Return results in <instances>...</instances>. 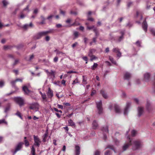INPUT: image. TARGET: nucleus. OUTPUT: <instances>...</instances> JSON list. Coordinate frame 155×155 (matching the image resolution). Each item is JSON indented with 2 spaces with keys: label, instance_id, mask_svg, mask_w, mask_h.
I'll return each instance as SVG.
<instances>
[{
  "label": "nucleus",
  "instance_id": "nucleus-1",
  "mask_svg": "<svg viewBox=\"0 0 155 155\" xmlns=\"http://www.w3.org/2000/svg\"><path fill=\"white\" fill-rule=\"evenodd\" d=\"M127 138L128 141L126 142L123 146L122 149L124 151L126 150L132 144V139L129 136L127 137Z\"/></svg>",
  "mask_w": 155,
  "mask_h": 155
},
{
  "label": "nucleus",
  "instance_id": "nucleus-2",
  "mask_svg": "<svg viewBox=\"0 0 155 155\" xmlns=\"http://www.w3.org/2000/svg\"><path fill=\"white\" fill-rule=\"evenodd\" d=\"M53 31L52 30L46 31H43L38 33L35 36V38L39 39L42 36L46 35L50 33Z\"/></svg>",
  "mask_w": 155,
  "mask_h": 155
},
{
  "label": "nucleus",
  "instance_id": "nucleus-3",
  "mask_svg": "<svg viewBox=\"0 0 155 155\" xmlns=\"http://www.w3.org/2000/svg\"><path fill=\"white\" fill-rule=\"evenodd\" d=\"M132 149L134 150H135L139 148L141 146V143L139 141L135 140L132 143Z\"/></svg>",
  "mask_w": 155,
  "mask_h": 155
},
{
  "label": "nucleus",
  "instance_id": "nucleus-4",
  "mask_svg": "<svg viewBox=\"0 0 155 155\" xmlns=\"http://www.w3.org/2000/svg\"><path fill=\"white\" fill-rule=\"evenodd\" d=\"M14 100L19 105L20 107L22 106L24 104V100L22 97H15L14 98Z\"/></svg>",
  "mask_w": 155,
  "mask_h": 155
},
{
  "label": "nucleus",
  "instance_id": "nucleus-5",
  "mask_svg": "<svg viewBox=\"0 0 155 155\" xmlns=\"http://www.w3.org/2000/svg\"><path fill=\"white\" fill-rule=\"evenodd\" d=\"M34 143L33 145L36 146L38 147H39L41 143V141L38 136L34 135Z\"/></svg>",
  "mask_w": 155,
  "mask_h": 155
},
{
  "label": "nucleus",
  "instance_id": "nucleus-6",
  "mask_svg": "<svg viewBox=\"0 0 155 155\" xmlns=\"http://www.w3.org/2000/svg\"><path fill=\"white\" fill-rule=\"evenodd\" d=\"M97 109L98 110V113L100 114L102 113L103 108L102 107V103L101 101L100 100L98 102H96Z\"/></svg>",
  "mask_w": 155,
  "mask_h": 155
},
{
  "label": "nucleus",
  "instance_id": "nucleus-7",
  "mask_svg": "<svg viewBox=\"0 0 155 155\" xmlns=\"http://www.w3.org/2000/svg\"><path fill=\"white\" fill-rule=\"evenodd\" d=\"M23 144V143L20 142L16 145L14 151H12L14 154H15L21 148Z\"/></svg>",
  "mask_w": 155,
  "mask_h": 155
},
{
  "label": "nucleus",
  "instance_id": "nucleus-8",
  "mask_svg": "<svg viewBox=\"0 0 155 155\" xmlns=\"http://www.w3.org/2000/svg\"><path fill=\"white\" fill-rule=\"evenodd\" d=\"M38 106L39 104L38 103H34L29 107V108L31 109L37 111L38 109Z\"/></svg>",
  "mask_w": 155,
  "mask_h": 155
},
{
  "label": "nucleus",
  "instance_id": "nucleus-9",
  "mask_svg": "<svg viewBox=\"0 0 155 155\" xmlns=\"http://www.w3.org/2000/svg\"><path fill=\"white\" fill-rule=\"evenodd\" d=\"M131 74L128 72H126L124 74V80H129L131 78Z\"/></svg>",
  "mask_w": 155,
  "mask_h": 155
},
{
  "label": "nucleus",
  "instance_id": "nucleus-10",
  "mask_svg": "<svg viewBox=\"0 0 155 155\" xmlns=\"http://www.w3.org/2000/svg\"><path fill=\"white\" fill-rule=\"evenodd\" d=\"M138 116L139 117H140L143 113V108L141 107H139L137 109Z\"/></svg>",
  "mask_w": 155,
  "mask_h": 155
},
{
  "label": "nucleus",
  "instance_id": "nucleus-11",
  "mask_svg": "<svg viewBox=\"0 0 155 155\" xmlns=\"http://www.w3.org/2000/svg\"><path fill=\"white\" fill-rule=\"evenodd\" d=\"M131 105V103L130 102H128L127 103L126 107L125 108L124 111V114L126 115L128 112V110Z\"/></svg>",
  "mask_w": 155,
  "mask_h": 155
},
{
  "label": "nucleus",
  "instance_id": "nucleus-12",
  "mask_svg": "<svg viewBox=\"0 0 155 155\" xmlns=\"http://www.w3.org/2000/svg\"><path fill=\"white\" fill-rule=\"evenodd\" d=\"M47 94L48 98H51L53 96V91L50 88H48Z\"/></svg>",
  "mask_w": 155,
  "mask_h": 155
},
{
  "label": "nucleus",
  "instance_id": "nucleus-13",
  "mask_svg": "<svg viewBox=\"0 0 155 155\" xmlns=\"http://www.w3.org/2000/svg\"><path fill=\"white\" fill-rule=\"evenodd\" d=\"M142 27L144 31L146 32L147 31L148 25L146 20H144L143 23Z\"/></svg>",
  "mask_w": 155,
  "mask_h": 155
},
{
  "label": "nucleus",
  "instance_id": "nucleus-14",
  "mask_svg": "<svg viewBox=\"0 0 155 155\" xmlns=\"http://www.w3.org/2000/svg\"><path fill=\"white\" fill-rule=\"evenodd\" d=\"M22 89L25 94H28L31 92V91L29 90L26 86H24L22 87Z\"/></svg>",
  "mask_w": 155,
  "mask_h": 155
},
{
  "label": "nucleus",
  "instance_id": "nucleus-15",
  "mask_svg": "<svg viewBox=\"0 0 155 155\" xmlns=\"http://www.w3.org/2000/svg\"><path fill=\"white\" fill-rule=\"evenodd\" d=\"M146 109H147V111L149 112H150L152 110V109L151 107V106L149 102H147V104L146 105Z\"/></svg>",
  "mask_w": 155,
  "mask_h": 155
},
{
  "label": "nucleus",
  "instance_id": "nucleus-16",
  "mask_svg": "<svg viewBox=\"0 0 155 155\" xmlns=\"http://www.w3.org/2000/svg\"><path fill=\"white\" fill-rule=\"evenodd\" d=\"M100 94L102 95L103 97L105 99L108 98V97L105 91L103 90H101L100 91Z\"/></svg>",
  "mask_w": 155,
  "mask_h": 155
},
{
  "label": "nucleus",
  "instance_id": "nucleus-17",
  "mask_svg": "<svg viewBox=\"0 0 155 155\" xmlns=\"http://www.w3.org/2000/svg\"><path fill=\"white\" fill-rule=\"evenodd\" d=\"M144 79L145 81H148L150 77V74L149 73H146L144 74Z\"/></svg>",
  "mask_w": 155,
  "mask_h": 155
},
{
  "label": "nucleus",
  "instance_id": "nucleus-18",
  "mask_svg": "<svg viewBox=\"0 0 155 155\" xmlns=\"http://www.w3.org/2000/svg\"><path fill=\"white\" fill-rule=\"evenodd\" d=\"M114 109L116 113H120V109L118 106L115 105L114 106Z\"/></svg>",
  "mask_w": 155,
  "mask_h": 155
},
{
  "label": "nucleus",
  "instance_id": "nucleus-19",
  "mask_svg": "<svg viewBox=\"0 0 155 155\" xmlns=\"http://www.w3.org/2000/svg\"><path fill=\"white\" fill-rule=\"evenodd\" d=\"M48 136V130H47L44 135L43 137V141L45 142L46 141V139Z\"/></svg>",
  "mask_w": 155,
  "mask_h": 155
},
{
  "label": "nucleus",
  "instance_id": "nucleus-20",
  "mask_svg": "<svg viewBox=\"0 0 155 155\" xmlns=\"http://www.w3.org/2000/svg\"><path fill=\"white\" fill-rule=\"evenodd\" d=\"M48 75L51 77H53V78H55V72L53 71L52 70H51Z\"/></svg>",
  "mask_w": 155,
  "mask_h": 155
},
{
  "label": "nucleus",
  "instance_id": "nucleus-21",
  "mask_svg": "<svg viewBox=\"0 0 155 155\" xmlns=\"http://www.w3.org/2000/svg\"><path fill=\"white\" fill-rule=\"evenodd\" d=\"M41 97L43 101L46 102L47 101L46 95L45 93L41 94Z\"/></svg>",
  "mask_w": 155,
  "mask_h": 155
},
{
  "label": "nucleus",
  "instance_id": "nucleus-22",
  "mask_svg": "<svg viewBox=\"0 0 155 155\" xmlns=\"http://www.w3.org/2000/svg\"><path fill=\"white\" fill-rule=\"evenodd\" d=\"M98 124L95 120H94L92 123V127L94 129H96L98 126Z\"/></svg>",
  "mask_w": 155,
  "mask_h": 155
},
{
  "label": "nucleus",
  "instance_id": "nucleus-23",
  "mask_svg": "<svg viewBox=\"0 0 155 155\" xmlns=\"http://www.w3.org/2000/svg\"><path fill=\"white\" fill-rule=\"evenodd\" d=\"M94 32L95 33V35L97 38L100 35L99 33L97 28H94L93 30Z\"/></svg>",
  "mask_w": 155,
  "mask_h": 155
},
{
  "label": "nucleus",
  "instance_id": "nucleus-24",
  "mask_svg": "<svg viewBox=\"0 0 155 155\" xmlns=\"http://www.w3.org/2000/svg\"><path fill=\"white\" fill-rule=\"evenodd\" d=\"M31 154H32V155H35V149L34 147V145H33L31 147Z\"/></svg>",
  "mask_w": 155,
  "mask_h": 155
},
{
  "label": "nucleus",
  "instance_id": "nucleus-25",
  "mask_svg": "<svg viewBox=\"0 0 155 155\" xmlns=\"http://www.w3.org/2000/svg\"><path fill=\"white\" fill-rule=\"evenodd\" d=\"M102 130L104 132H105L107 133H108V128L107 126H105L104 127H103Z\"/></svg>",
  "mask_w": 155,
  "mask_h": 155
},
{
  "label": "nucleus",
  "instance_id": "nucleus-26",
  "mask_svg": "<svg viewBox=\"0 0 155 155\" xmlns=\"http://www.w3.org/2000/svg\"><path fill=\"white\" fill-rule=\"evenodd\" d=\"M29 5H28L25 8L23 9L22 12H26L27 13H28L30 11V10L29 9Z\"/></svg>",
  "mask_w": 155,
  "mask_h": 155
},
{
  "label": "nucleus",
  "instance_id": "nucleus-27",
  "mask_svg": "<svg viewBox=\"0 0 155 155\" xmlns=\"http://www.w3.org/2000/svg\"><path fill=\"white\" fill-rule=\"evenodd\" d=\"M88 55L91 58L90 60L91 61H93L94 60L96 59L97 58V57L94 55L90 56V54H88Z\"/></svg>",
  "mask_w": 155,
  "mask_h": 155
},
{
  "label": "nucleus",
  "instance_id": "nucleus-28",
  "mask_svg": "<svg viewBox=\"0 0 155 155\" xmlns=\"http://www.w3.org/2000/svg\"><path fill=\"white\" fill-rule=\"evenodd\" d=\"M54 17V15L52 14H51L48 17L47 19L49 21H51L52 18Z\"/></svg>",
  "mask_w": 155,
  "mask_h": 155
},
{
  "label": "nucleus",
  "instance_id": "nucleus-29",
  "mask_svg": "<svg viewBox=\"0 0 155 155\" xmlns=\"http://www.w3.org/2000/svg\"><path fill=\"white\" fill-rule=\"evenodd\" d=\"M34 55L33 54H32L31 55H30V58H25V59L27 61H30L34 58Z\"/></svg>",
  "mask_w": 155,
  "mask_h": 155
},
{
  "label": "nucleus",
  "instance_id": "nucleus-30",
  "mask_svg": "<svg viewBox=\"0 0 155 155\" xmlns=\"http://www.w3.org/2000/svg\"><path fill=\"white\" fill-rule=\"evenodd\" d=\"M109 58L111 62L112 63H113L114 64H116V61L114 60V59H113V58H112V57H111L110 56H109Z\"/></svg>",
  "mask_w": 155,
  "mask_h": 155
},
{
  "label": "nucleus",
  "instance_id": "nucleus-31",
  "mask_svg": "<svg viewBox=\"0 0 155 155\" xmlns=\"http://www.w3.org/2000/svg\"><path fill=\"white\" fill-rule=\"evenodd\" d=\"M98 66V64L96 63H94V65L92 66L91 68L92 70H94Z\"/></svg>",
  "mask_w": 155,
  "mask_h": 155
},
{
  "label": "nucleus",
  "instance_id": "nucleus-32",
  "mask_svg": "<svg viewBox=\"0 0 155 155\" xmlns=\"http://www.w3.org/2000/svg\"><path fill=\"white\" fill-rule=\"evenodd\" d=\"M107 148H110V149L112 150H113L115 152L114 147L113 145H108L107 147Z\"/></svg>",
  "mask_w": 155,
  "mask_h": 155
},
{
  "label": "nucleus",
  "instance_id": "nucleus-33",
  "mask_svg": "<svg viewBox=\"0 0 155 155\" xmlns=\"http://www.w3.org/2000/svg\"><path fill=\"white\" fill-rule=\"evenodd\" d=\"M68 123L70 125L74 126V124L71 120H69L68 121Z\"/></svg>",
  "mask_w": 155,
  "mask_h": 155
},
{
  "label": "nucleus",
  "instance_id": "nucleus-34",
  "mask_svg": "<svg viewBox=\"0 0 155 155\" xmlns=\"http://www.w3.org/2000/svg\"><path fill=\"white\" fill-rule=\"evenodd\" d=\"M136 133L137 132L136 130H132L131 132L132 136L133 137L135 135Z\"/></svg>",
  "mask_w": 155,
  "mask_h": 155
},
{
  "label": "nucleus",
  "instance_id": "nucleus-35",
  "mask_svg": "<svg viewBox=\"0 0 155 155\" xmlns=\"http://www.w3.org/2000/svg\"><path fill=\"white\" fill-rule=\"evenodd\" d=\"M4 123L6 124H7V123L5 119H3L1 120H0V124Z\"/></svg>",
  "mask_w": 155,
  "mask_h": 155
},
{
  "label": "nucleus",
  "instance_id": "nucleus-36",
  "mask_svg": "<svg viewBox=\"0 0 155 155\" xmlns=\"http://www.w3.org/2000/svg\"><path fill=\"white\" fill-rule=\"evenodd\" d=\"M25 15L24 14V12H22L21 13V15L20 16V18L22 19L25 18Z\"/></svg>",
  "mask_w": 155,
  "mask_h": 155
},
{
  "label": "nucleus",
  "instance_id": "nucleus-37",
  "mask_svg": "<svg viewBox=\"0 0 155 155\" xmlns=\"http://www.w3.org/2000/svg\"><path fill=\"white\" fill-rule=\"evenodd\" d=\"M96 28L94 27V26L93 25L91 26H87V29H88L89 30H90L91 29H93V30L94 29V28Z\"/></svg>",
  "mask_w": 155,
  "mask_h": 155
},
{
  "label": "nucleus",
  "instance_id": "nucleus-38",
  "mask_svg": "<svg viewBox=\"0 0 155 155\" xmlns=\"http://www.w3.org/2000/svg\"><path fill=\"white\" fill-rule=\"evenodd\" d=\"M2 3L4 6H6L8 4V2L6 0H4L2 1Z\"/></svg>",
  "mask_w": 155,
  "mask_h": 155
},
{
  "label": "nucleus",
  "instance_id": "nucleus-39",
  "mask_svg": "<svg viewBox=\"0 0 155 155\" xmlns=\"http://www.w3.org/2000/svg\"><path fill=\"white\" fill-rule=\"evenodd\" d=\"M119 51H120L119 49L117 48H113V52H115L116 53L118 52H119Z\"/></svg>",
  "mask_w": 155,
  "mask_h": 155
},
{
  "label": "nucleus",
  "instance_id": "nucleus-40",
  "mask_svg": "<svg viewBox=\"0 0 155 155\" xmlns=\"http://www.w3.org/2000/svg\"><path fill=\"white\" fill-rule=\"evenodd\" d=\"M100 152L98 150H96L94 153V155H100Z\"/></svg>",
  "mask_w": 155,
  "mask_h": 155
},
{
  "label": "nucleus",
  "instance_id": "nucleus-41",
  "mask_svg": "<svg viewBox=\"0 0 155 155\" xmlns=\"http://www.w3.org/2000/svg\"><path fill=\"white\" fill-rule=\"evenodd\" d=\"M150 31L152 35H155V30L154 29H150Z\"/></svg>",
  "mask_w": 155,
  "mask_h": 155
},
{
  "label": "nucleus",
  "instance_id": "nucleus-42",
  "mask_svg": "<svg viewBox=\"0 0 155 155\" xmlns=\"http://www.w3.org/2000/svg\"><path fill=\"white\" fill-rule=\"evenodd\" d=\"M22 28L25 29H27L29 28V25L27 24H25L23 26Z\"/></svg>",
  "mask_w": 155,
  "mask_h": 155
},
{
  "label": "nucleus",
  "instance_id": "nucleus-43",
  "mask_svg": "<svg viewBox=\"0 0 155 155\" xmlns=\"http://www.w3.org/2000/svg\"><path fill=\"white\" fill-rule=\"evenodd\" d=\"M87 20L89 21H94V19L93 18L90 17L89 16H87Z\"/></svg>",
  "mask_w": 155,
  "mask_h": 155
},
{
  "label": "nucleus",
  "instance_id": "nucleus-44",
  "mask_svg": "<svg viewBox=\"0 0 155 155\" xmlns=\"http://www.w3.org/2000/svg\"><path fill=\"white\" fill-rule=\"evenodd\" d=\"M15 114L20 117L21 119H22V117L21 115V113L19 111H18Z\"/></svg>",
  "mask_w": 155,
  "mask_h": 155
},
{
  "label": "nucleus",
  "instance_id": "nucleus-45",
  "mask_svg": "<svg viewBox=\"0 0 155 155\" xmlns=\"http://www.w3.org/2000/svg\"><path fill=\"white\" fill-rule=\"evenodd\" d=\"M58 60V57L57 56L55 57L53 59V61L54 62H57Z\"/></svg>",
  "mask_w": 155,
  "mask_h": 155
},
{
  "label": "nucleus",
  "instance_id": "nucleus-46",
  "mask_svg": "<svg viewBox=\"0 0 155 155\" xmlns=\"http://www.w3.org/2000/svg\"><path fill=\"white\" fill-rule=\"evenodd\" d=\"M135 44L138 47H140L141 46L140 43L139 41H137L135 43Z\"/></svg>",
  "mask_w": 155,
  "mask_h": 155
},
{
  "label": "nucleus",
  "instance_id": "nucleus-47",
  "mask_svg": "<svg viewBox=\"0 0 155 155\" xmlns=\"http://www.w3.org/2000/svg\"><path fill=\"white\" fill-rule=\"evenodd\" d=\"M75 155H78V146L76 145L75 146Z\"/></svg>",
  "mask_w": 155,
  "mask_h": 155
},
{
  "label": "nucleus",
  "instance_id": "nucleus-48",
  "mask_svg": "<svg viewBox=\"0 0 155 155\" xmlns=\"http://www.w3.org/2000/svg\"><path fill=\"white\" fill-rule=\"evenodd\" d=\"M16 82L15 80L12 81L11 82V84L13 86H14L16 88V87H15V82Z\"/></svg>",
  "mask_w": 155,
  "mask_h": 155
},
{
  "label": "nucleus",
  "instance_id": "nucleus-49",
  "mask_svg": "<svg viewBox=\"0 0 155 155\" xmlns=\"http://www.w3.org/2000/svg\"><path fill=\"white\" fill-rule=\"evenodd\" d=\"M111 154V153L110 152V151L109 150H107L106 152L104 153L105 155H110Z\"/></svg>",
  "mask_w": 155,
  "mask_h": 155
},
{
  "label": "nucleus",
  "instance_id": "nucleus-50",
  "mask_svg": "<svg viewBox=\"0 0 155 155\" xmlns=\"http://www.w3.org/2000/svg\"><path fill=\"white\" fill-rule=\"evenodd\" d=\"M4 85V82L3 81H0V87H2Z\"/></svg>",
  "mask_w": 155,
  "mask_h": 155
},
{
  "label": "nucleus",
  "instance_id": "nucleus-51",
  "mask_svg": "<svg viewBox=\"0 0 155 155\" xmlns=\"http://www.w3.org/2000/svg\"><path fill=\"white\" fill-rule=\"evenodd\" d=\"M25 144L26 146H28L29 145V143L28 141L26 140H25Z\"/></svg>",
  "mask_w": 155,
  "mask_h": 155
},
{
  "label": "nucleus",
  "instance_id": "nucleus-52",
  "mask_svg": "<svg viewBox=\"0 0 155 155\" xmlns=\"http://www.w3.org/2000/svg\"><path fill=\"white\" fill-rule=\"evenodd\" d=\"M54 110L55 111H56L57 112L60 113L61 114L62 113V111L61 110H58V109L56 108H54Z\"/></svg>",
  "mask_w": 155,
  "mask_h": 155
},
{
  "label": "nucleus",
  "instance_id": "nucleus-53",
  "mask_svg": "<svg viewBox=\"0 0 155 155\" xmlns=\"http://www.w3.org/2000/svg\"><path fill=\"white\" fill-rule=\"evenodd\" d=\"M64 129L65 130V131L67 133H68V128L67 126H66L63 127Z\"/></svg>",
  "mask_w": 155,
  "mask_h": 155
},
{
  "label": "nucleus",
  "instance_id": "nucleus-54",
  "mask_svg": "<svg viewBox=\"0 0 155 155\" xmlns=\"http://www.w3.org/2000/svg\"><path fill=\"white\" fill-rule=\"evenodd\" d=\"M10 109V107L8 106L5 108V112L7 113Z\"/></svg>",
  "mask_w": 155,
  "mask_h": 155
},
{
  "label": "nucleus",
  "instance_id": "nucleus-55",
  "mask_svg": "<svg viewBox=\"0 0 155 155\" xmlns=\"http://www.w3.org/2000/svg\"><path fill=\"white\" fill-rule=\"evenodd\" d=\"M23 79L22 78H17L15 80L16 82L17 81H20V82H22V81Z\"/></svg>",
  "mask_w": 155,
  "mask_h": 155
},
{
  "label": "nucleus",
  "instance_id": "nucleus-56",
  "mask_svg": "<svg viewBox=\"0 0 155 155\" xmlns=\"http://www.w3.org/2000/svg\"><path fill=\"white\" fill-rule=\"evenodd\" d=\"M83 83L84 84H87V81L85 79V78H84V76H83Z\"/></svg>",
  "mask_w": 155,
  "mask_h": 155
},
{
  "label": "nucleus",
  "instance_id": "nucleus-57",
  "mask_svg": "<svg viewBox=\"0 0 155 155\" xmlns=\"http://www.w3.org/2000/svg\"><path fill=\"white\" fill-rule=\"evenodd\" d=\"M70 13L72 15H76L77 14V12L73 11H71L70 12Z\"/></svg>",
  "mask_w": 155,
  "mask_h": 155
},
{
  "label": "nucleus",
  "instance_id": "nucleus-58",
  "mask_svg": "<svg viewBox=\"0 0 155 155\" xmlns=\"http://www.w3.org/2000/svg\"><path fill=\"white\" fill-rule=\"evenodd\" d=\"M117 53V57H120L121 56V54L120 51H119V52H118Z\"/></svg>",
  "mask_w": 155,
  "mask_h": 155
},
{
  "label": "nucleus",
  "instance_id": "nucleus-59",
  "mask_svg": "<svg viewBox=\"0 0 155 155\" xmlns=\"http://www.w3.org/2000/svg\"><path fill=\"white\" fill-rule=\"evenodd\" d=\"M19 60L18 59H16L15 60L14 63H13V65H15L18 62Z\"/></svg>",
  "mask_w": 155,
  "mask_h": 155
},
{
  "label": "nucleus",
  "instance_id": "nucleus-60",
  "mask_svg": "<svg viewBox=\"0 0 155 155\" xmlns=\"http://www.w3.org/2000/svg\"><path fill=\"white\" fill-rule=\"evenodd\" d=\"M96 92V91L95 90H93L91 93V96H93L94 95Z\"/></svg>",
  "mask_w": 155,
  "mask_h": 155
},
{
  "label": "nucleus",
  "instance_id": "nucleus-61",
  "mask_svg": "<svg viewBox=\"0 0 155 155\" xmlns=\"http://www.w3.org/2000/svg\"><path fill=\"white\" fill-rule=\"evenodd\" d=\"M76 73V71H70L67 72V73L68 74H71L72 73Z\"/></svg>",
  "mask_w": 155,
  "mask_h": 155
},
{
  "label": "nucleus",
  "instance_id": "nucleus-62",
  "mask_svg": "<svg viewBox=\"0 0 155 155\" xmlns=\"http://www.w3.org/2000/svg\"><path fill=\"white\" fill-rule=\"evenodd\" d=\"M58 107L59 108L61 109H63V106L62 105L58 104Z\"/></svg>",
  "mask_w": 155,
  "mask_h": 155
},
{
  "label": "nucleus",
  "instance_id": "nucleus-63",
  "mask_svg": "<svg viewBox=\"0 0 155 155\" xmlns=\"http://www.w3.org/2000/svg\"><path fill=\"white\" fill-rule=\"evenodd\" d=\"M77 83H78V80L77 79H76L75 80L73 81L72 83V84H74Z\"/></svg>",
  "mask_w": 155,
  "mask_h": 155
},
{
  "label": "nucleus",
  "instance_id": "nucleus-64",
  "mask_svg": "<svg viewBox=\"0 0 155 155\" xmlns=\"http://www.w3.org/2000/svg\"><path fill=\"white\" fill-rule=\"evenodd\" d=\"M77 44L78 43L77 42H76L74 43L73 44L72 46V48H74V47H75L77 45Z\"/></svg>",
  "mask_w": 155,
  "mask_h": 155
}]
</instances>
